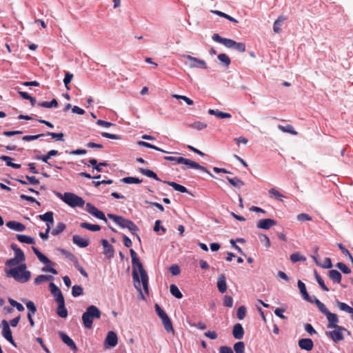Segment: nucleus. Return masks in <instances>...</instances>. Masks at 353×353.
<instances>
[{"instance_id": "obj_1", "label": "nucleus", "mask_w": 353, "mask_h": 353, "mask_svg": "<svg viewBox=\"0 0 353 353\" xmlns=\"http://www.w3.org/2000/svg\"><path fill=\"white\" fill-rule=\"evenodd\" d=\"M132 264V279L135 288L142 294L141 285L145 294L149 292L148 276L133 249L130 250Z\"/></svg>"}, {"instance_id": "obj_2", "label": "nucleus", "mask_w": 353, "mask_h": 353, "mask_svg": "<svg viewBox=\"0 0 353 353\" xmlns=\"http://www.w3.org/2000/svg\"><path fill=\"white\" fill-rule=\"evenodd\" d=\"M6 276L13 278L16 281L24 283L28 281L31 276V272L27 270L26 263H21L17 267L5 269Z\"/></svg>"}, {"instance_id": "obj_3", "label": "nucleus", "mask_w": 353, "mask_h": 353, "mask_svg": "<svg viewBox=\"0 0 353 353\" xmlns=\"http://www.w3.org/2000/svg\"><path fill=\"white\" fill-rule=\"evenodd\" d=\"M101 316V312L97 306L93 305L88 306L82 315V321L84 327L91 329L94 319H99Z\"/></svg>"}, {"instance_id": "obj_4", "label": "nucleus", "mask_w": 353, "mask_h": 353, "mask_svg": "<svg viewBox=\"0 0 353 353\" xmlns=\"http://www.w3.org/2000/svg\"><path fill=\"white\" fill-rule=\"evenodd\" d=\"M108 217L113 220L121 228H128L132 234H136L139 241H140V237L137 234L139 228L132 221L113 214H108Z\"/></svg>"}, {"instance_id": "obj_5", "label": "nucleus", "mask_w": 353, "mask_h": 353, "mask_svg": "<svg viewBox=\"0 0 353 353\" xmlns=\"http://www.w3.org/2000/svg\"><path fill=\"white\" fill-rule=\"evenodd\" d=\"M57 195L72 208H82L85 204V201L81 197L72 192H65L63 194L57 193Z\"/></svg>"}, {"instance_id": "obj_6", "label": "nucleus", "mask_w": 353, "mask_h": 353, "mask_svg": "<svg viewBox=\"0 0 353 353\" xmlns=\"http://www.w3.org/2000/svg\"><path fill=\"white\" fill-rule=\"evenodd\" d=\"M183 57L187 60L185 64H187L190 68H201V69H206L207 64L205 61L202 59H199L198 58L194 57L191 55L184 54Z\"/></svg>"}, {"instance_id": "obj_7", "label": "nucleus", "mask_w": 353, "mask_h": 353, "mask_svg": "<svg viewBox=\"0 0 353 353\" xmlns=\"http://www.w3.org/2000/svg\"><path fill=\"white\" fill-rule=\"evenodd\" d=\"M333 328L334 330L333 331L327 332L326 335L327 336L330 337L333 340V341L336 343L343 340L344 336L343 334V332H347L348 334H350V332L347 331L346 328H345L342 326H338V327H333Z\"/></svg>"}, {"instance_id": "obj_8", "label": "nucleus", "mask_w": 353, "mask_h": 353, "mask_svg": "<svg viewBox=\"0 0 353 353\" xmlns=\"http://www.w3.org/2000/svg\"><path fill=\"white\" fill-rule=\"evenodd\" d=\"M179 164H184L187 165L188 168H193L196 170H200L204 172L209 174L210 176H212V174L203 166L199 165L198 163L193 161L190 159H185L183 157H180L178 160Z\"/></svg>"}, {"instance_id": "obj_9", "label": "nucleus", "mask_w": 353, "mask_h": 353, "mask_svg": "<svg viewBox=\"0 0 353 353\" xmlns=\"http://www.w3.org/2000/svg\"><path fill=\"white\" fill-rule=\"evenodd\" d=\"M1 325L3 327L2 332H1L3 336L6 340H8L13 346L17 347V345L13 340L12 332H11V330L10 328V325H9V323H8V321L6 320L3 319L1 321Z\"/></svg>"}, {"instance_id": "obj_10", "label": "nucleus", "mask_w": 353, "mask_h": 353, "mask_svg": "<svg viewBox=\"0 0 353 353\" xmlns=\"http://www.w3.org/2000/svg\"><path fill=\"white\" fill-rule=\"evenodd\" d=\"M212 38L214 41L221 43L228 48H232L235 41L230 39L221 37L219 34L216 33H214Z\"/></svg>"}, {"instance_id": "obj_11", "label": "nucleus", "mask_w": 353, "mask_h": 353, "mask_svg": "<svg viewBox=\"0 0 353 353\" xmlns=\"http://www.w3.org/2000/svg\"><path fill=\"white\" fill-rule=\"evenodd\" d=\"M118 343V338L116 333L113 331L108 332L105 340V345L109 347H115Z\"/></svg>"}, {"instance_id": "obj_12", "label": "nucleus", "mask_w": 353, "mask_h": 353, "mask_svg": "<svg viewBox=\"0 0 353 353\" xmlns=\"http://www.w3.org/2000/svg\"><path fill=\"white\" fill-rule=\"evenodd\" d=\"M276 225V221L272 219H265L259 220L256 224L258 228L268 230L272 226Z\"/></svg>"}, {"instance_id": "obj_13", "label": "nucleus", "mask_w": 353, "mask_h": 353, "mask_svg": "<svg viewBox=\"0 0 353 353\" xmlns=\"http://www.w3.org/2000/svg\"><path fill=\"white\" fill-rule=\"evenodd\" d=\"M103 247V254L108 259H111L114 256V250L113 247L109 244L106 239H102L101 241Z\"/></svg>"}, {"instance_id": "obj_14", "label": "nucleus", "mask_w": 353, "mask_h": 353, "mask_svg": "<svg viewBox=\"0 0 353 353\" xmlns=\"http://www.w3.org/2000/svg\"><path fill=\"white\" fill-rule=\"evenodd\" d=\"M58 303V307L57 308V314L61 318H66L68 316V310L65 305V300L64 299L58 300L57 301Z\"/></svg>"}, {"instance_id": "obj_15", "label": "nucleus", "mask_w": 353, "mask_h": 353, "mask_svg": "<svg viewBox=\"0 0 353 353\" xmlns=\"http://www.w3.org/2000/svg\"><path fill=\"white\" fill-rule=\"evenodd\" d=\"M217 288L221 293H224L227 290L226 277L225 274H221L217 277Z\"/></svg>"}, {"instance_id": "obj_16", "label": "nucleus", "mask_w": 353, "mask_h": 353, "mask_svg": "<svg viewBox=\"0 0 353 353\" xmlns=\"http://www.w3.org/2000/svg\"><path fill=\"white\" fill-rule=\"evenodd\" d=\"M59 335L61 337L62 341L66 344L71 350L74 351L77 350V347L73 340L70 338L65 333L59 332Z\"/></svg>"}, {"instance_id": "obj_17", "label": "nucleus", "mask_w": 353, "mask_h": 353, "mask_svg": "<svg viewBox=\"0 0 353 353\" xmlns=\"http://www.w3.org/2000/svg\"><path fill=\"white\" fill-rule=\"evenodd\" d=\"M72 241L75 245L80 248H85L89 245L90 243L89 239H84L78 234L73 236Z\"/></svg>"}, {"instance_id": "obj_18", "label": "nucleus", "mask_w": 353, "mask_h": 353, "mask_svg": "<svg viewBox=\"0 0 353 353\" xmlns=\"http://www.w3.org/2000/svg\"><path fill=\"white\" fill-rule=\"evenodd\" d=\"M325 316L328 321V328H333L339 326L337 324L339 323V318L336 314L330 312L325 315Z\"/></svg>"}, {"instance_id": "obj_19", "label": "nucleus", "mask_w": 353, "mask_h": 353, "mask_svg": "<svg viewBox=\"0 0 353 353\" xmlns=\"http://www.w3.org/2000/svg\"><path fill=\"white\" fill-rule=\"evenodd\" d=\"M299 346L302 350L310 351L314 347V343L310 339H301L299 341Z\"/></svg>"}, {"instance_id": "obj_20", "label": "nucleus", "mask_w": 353, "mask_h": 353, "mask_svg": "<svg viewBox=\"0 0 353 353\" xmlns=\"http://www.w3.org/2000/svg\"><path fill=\"white\" fill-rule=\"evenodd\" d=\"M6 226L11 230L18 232H22L26 230V226L21 223L15 221H10L6 223Z\"/></svg>"}, {"instance_id": "obj_21", "label": "nucleus", "mask_w": 353, "mask_h": 353, "mask_svg": "<svg viewBox=\"0 0 353 353\" xmlns=\"http://www.w3.org/2000/svg\"><path fill=\"white\" fill-rule=\"evenodd\" d=\"M49 288H50V292L55 297L56 301L59 300V299H64L61 291L54 283H50Z\"/></svg>"}, {"instance_id": "obj_22", "label": "nucleus", "mask_w": 353, "mask_h": 353, "mask_svg": "<svg viewBox=\"0 0 353 353\" xmlns=\"http://www.w3.org/2000/svg\"><path fill=\"white\" fill-rule=\"evenodd\" d=\"M233 336L236 339H241L244 335V330L240 323H236L233 327Z\"/></svg>"}, {"instance_id": "obj_23", "label": "nucleus", "mask_w": 353, "mask_h": 353, "mask_svg": "<svg viewBox=\"0 0 353 353\" xmlns=\"http://www.w3.org/2000/svg\"><path fill=\"white\" fill-rule=\"evenodd\" d=\"M33 252L36 254L38 259L43 263L45 264H51L52 261L46 256L43 254H42L37 248L32 246V247Z\"/></svg>"}, {"instance_id": "obj_24", "label": "nucleus", "mask_w": 353, "mask_h": 353, "mask_svg": "<svg viewBox=\"0 0 353 353\" xmlns=\"http://www.w3.org/2000/svg\"><path fill=\"white\" fill-rule=\"evenodd\" d=\"M208 113L210 115H214L219 119H229L232 117V115L230 113L223 112L219 110L210 109L208 110Z\"/></svg>"}, {"instance_id": "obj_25", "label": "nucleus", "mask_w": 353, "mask_h": 353, "mask_svg": "<svg viewBox=\"0 0 353 353\" xmlns=\"http://www.w3.org/2000/svg\"><path fill=\"white\" fill-rule=\"evenodd\" d=\"M328 276L334 283H340L341 281L342 276L341 273L336 270H330Z\"/></svg>"}, {"instance_id": "obj_26", "label": "nucleus", "mask_w": 353, "mask_h": 353, "mask_svg": "<svg viewBox=\"0 0 353 353\" xmlns=\"http://www.w3.org/2000/svg\"><path fill=\"white\" fill-rule=\"evenodd\" d=\"M298 287L300 290V292L302 294V296L303 299L309 302L311 301L310 297L309 294H307L305 285L301 281L299 280L297 282Z\"/></svg>"}, {"instance_id": "obj_27", "label": "nucleus", "mask_w": 353, "mask_h": 353, "mask_svg": "<svg viewBox=\"0 0 353 353\" xmlns=\"http://www.w3.org/2000/svg\"><path fill=\"white\" fill-rule=\"evenodd\" d=\"M286 18L283 16H279L277 19L274 21L273 26V30L276 33H280L281 32V26L283 23V21Z\"/></svg>"}, {"instance_id": "obj_28", "label": "nucleus", "mask_w": 353, "mask_h": 353, "mask_svg": "<svg viewBox=\"0 0 353 353\" xmlns=\"http://www.w3.org/2000/svg\"><path fill=\"white\" fill-rule=\"evenodd\" d=\"M53 215H54L53 212L51 211H49V212H46L43 214H40L39 216V217L41 221L46 222V223H51V225H53V223H54Z\"/></svg>"}, {"instance_id": "obj_29", "label": "nucleus", "mask_w": 353, "mask_h": 353, "mask_svg": "<svg viewBox=\"0 0 353 353\" xmlns=\"http://www.w3.org/2000/svg\"><path fill=\"white\" fill-rule=\"evenodd\" d=\"M17 239L21 243H27V244H34L35 243L34 239L29 236H27V235L17 234Z\"/></svg>"}, {"instance_id": "obj_30", "label": "nucleus", "mask_w": 353, "mask_h": 353, "mask_svg": "<svg viewBox=\"0 0 353 353\" xmlns=\"http://www.w3.org/2000/svg\"><path fill=\"white\" fill-rule=\"evenodd\" d=\"M162 323L164 326L165 330L168 332H174V328L172 326V323L170 320V319L168 317V316H166L163 319H161Z\"/></svg>"}, {"instance_id": "obj_31", "label": "nucleus", "mask_w": 353, "mask_h": 353, "mask_svg": "<svg viewBox=\"0 0 353 353\" xmlns=\"http://www.w3.org/2000/svg\"><path fill=\"white\" fill-rule=\"evenodd\" d=\"M164 183H166L167 184H168L169 185H170L171 187H172L176 191H179L180 192H182V193H185V192H188V189L182 185H180V184H178L176 183V182H174V181H164Z\"/></svg>"}, {"instance_id": "obj_32", "label": "nucleus", "mask_w": 353, "mask_h": 353, "mask_svg": "<svg viewBox=\"0 0 353 353\" xmlns=\"http://www.w3.org/2000/svg\"><path fill=\"white\" fill-rule=\"evenodd\" d=\"M335 303H336V305L340 310L345 312L349 314L350 312H353L352 307H350V305H348L347 303L341 302L338 300H336Z\"/></svg>"}, {"instance_id": "obj_33", "label": "nucleus", "mask_w": 353, "mask_h": 353, "mask_svg": "<svg viewBox=\"0 0 353 353\" xmlns=\"http://www.w3.org/2000/svg\"><path fill=\"white\" fill-rule=\"evenodd\" d=\"M89 163L90 165H92V168L94 170H97L98 172H101L102 168H100V166H108V164L107 162H100L99 163H97V161L95 159H91L89 160Z\"/></svg>"}, {"instance_id": "obj_34", "label": "nucleus", "mask_w": 353, "mask_h": 353, "mask_svg": "<svg viewBox=\"0 0 353 353\" xmlns=\"http://www.w3.org/2000/svg\"><path fill=\"white\" fill-rule=\"evenodd\" d=\"M80 227L82 228L87 229L88 230L92 232L99 231L101 230V227L99 225H94L89 223L83 222L80 223Z\"/></svg>"}, {"instance_id": "obj_35", "label": "nucleus", "mask_w": 353, "mask_h": 353, "mask_svg": "<svg viewBox=\"0 0 353 353\" xmlns=\"http://www.w3.org/2000/svg\"><path fill=\"white\" fill-rule=\"evenodd\" d=\"M0 159L4 161L6 163V165L9 166V167H12L13 168H15V169H19L21 168V164H18V163H12L11 161H12V158L8 157V156H1L0 157Z\"/></svg>"}, {"instance_id": "obj_36", "label": "nucleus", "mask_w": 353, "mask_h": 353, "mask_svg": "<svg viewBox=\"0 0 353 353\" xmlns=\"http://www.w3.org/2000/svg\"><path fill=\"white\" fill-rule=\"evenodd\" d=\"M278 128L283 132H288L293 135H296L298 134L292 125H287L285 126L279 125Z\"/></svg>"}, {"instance_id": "obj_37", "label": "nucleus", "mask_w": 353, "mask_h": 353, "mask_svg": "<svg viewBox=\"0 0 353 353\" xmlns=\"http://www.w3.org/2000/svg\"><path fill=\"white\" fill-rule=\"evenodd\" d=\"M226 179L229 183L234 187L241 188L244 185V182L238 177L230 178L227 176Z\"/></svg>"}, {"instance_id": "obj_38", "label": "nucleus", "mask_w": 353, "mask_h": 353, "mask_svg": "<svg viewBox=\"0 0 353 353\" xmlns=\"http://www.w3.org/2000/svg\"><path fill=\"white\" fill-rule=\"evenodd\" d=\"M139 171L141 174L147 176L148 177L152 178L157 181H160L159 178L157 175V174L150 170L145 169V168H140Z\"/></svg>"}, {"instance_id": "obj_39", "label": "nucleus", "mask_w": 353, "mask_h": 353, "mask_svg": "<svg viewBox=\"0 0 353 353\" xmlns=\"http://www.w3.org/2000/svg\"><path fill=\"white\" fill-rule=\"evenodd\" d=\"M314 303H316L319 311L325 316L330 312V310L326 307L325 305L320 301L318 299H315Z\"/></svg>"}, {"instance_id": "obj_40", "label": "nucleus", "mask_w": 353, "mask_h": 353, "mask_svg": "<svg viewBox=\"0 0 353 353\" xmlns=\"http://www.w3.org/2000/svg\"><path fill=\"white\" fill-rule=\"evenodd\" d=\"M314 274L315 279H316V281L318 282V283L319 284V285L321 286V288L324 291L328 292L330 290L329 288L325 284L324 281L320 276V275L318 274V272L316 270H314Z\"/></svg>"}, {"instance_id": "obj_41", "label": "nucleus", "mask_w": 353, "mask_h": 353, "mask_svg": "<svg viewBox=\"0 0 353 353\" xmlns=\"http://www.w3.org/2000/svg\"><path fill=\"white\" fill-rule=\"evenodd\" d=\"M66 226L63 223H59L56 228L53 229L51 232V234L53 236H57L63 232L65 229Z\"/></svg>"}, {"instance_id": "obj_42", "label": "nucleus", "mask_w": 353, "mask_h": 353, "mask_svg": "<svg viewBox=\"0 0 353 353\" xmlns=\"http://www.w3.org/2000/svg\"><path fill=\"white\" fill-rule=\"evenodd\" d=\"M39 106L46 108H50L52 107L57 108L58 106V102L55 99H53L51 101H43L41 102L38 104Z\"/></svg>"}, {"instance_id": "obj_43", "label": "nucleus", "mask_w": 353, "mask_h": 353, "mask_svg": "<svg viewBox=\"0 0 353 353\" xmlns=\"http://www.w3.org/2000/svg\"><path fill=\"white\" fill-rule=\"evenodd\" d=\"M212 13L219 16V17H223L225 19H227L228 20L232 21V22H234V23H239V21L233 18L232 17L228 15V14H225L221 11H219V10H212L211 11Z\"/></svg>"}, {"instance_id": "obj_44", "label": "nucleus", "mask_w": 353, "mask_h": 353, "mask_svg": "<svg viewBox=\"0 0 353 353\" xmlns=\"http://www.w3.org/2000/svg\"><path fill=\"white\" fill-rule=\"evenodd\" d=\"M170 293L172 294V295H173L176 298L181 299L183 297L182 293L180 292L179 289L178 288V287L176 285L172 284L170 285Z\"/></svg>"}, {"instance_id": "obj_45", "label": "nucleus", "mask_w": 353, "mask_h": 353, "mask_svg": "<svg viewBox=\"0 0 353 353\" xmlns=\"http://www.w3.org/2000/svg\"><path fill=\"white\" fill-rule=\"evenodd\" d=\"M138 145H140V146H143V147H145V148H151V149H154L155 150H157V151H159V152H164V153H166L167 152L151 144V143H149L148 142H145V141H140L138 142Z\"/></svg>"}, {"instance_id": "obj_46", "label": "nucleus", "mask_w": 353, "mask_h": 353, "mask_svg": "<svg viewBox=\"0 0 353 353\" xmlns=\"http://www.w3.org/2000/svg\"><path fill=\"white\" fill-rule=\"evenodd\" d=\"M21 263H23L17 259L12 258V259H8L6 261L5 265H6V266L10 267L12 268L17 267Z\"/></svg>"}, {"instance_id": "obj_47", "label": "nucleus", "mask_w": 353, "mask_h": 353, "mask_svg": "<svg viewBox=\"0 0 353 353\" xmlns=\"http://www.w3.org/2000/svg\"><path fill=\"white\" fill-rule=\"evenodd\" d=\"M290 260L292 261V262L296 263L298 261H305L306 260V258L304 256L301 255L300 253L295 252L290 255Z\"/></svg>"}, {"instance_id": "obj_48", "label": "nucleus", "mask_w": 353, "mask_h": 353, "mask_svg": "<svg viewBox=\"0 0 353 353\" xmlns=\"http://www.w3.org/2000/svg\"><path fill=\"white\" fill-rule=\"evenodd\" d=\"M218 59L221 62H222L225 65V66L227 68L229 66V65L231 63L230 57L227 54H223V53L219 54L218 55Z\"/></svg>"}, {"instance_id": "obj_49", "label": "nucleus", "mask_w": 353, "mask_h": 353, "mask_svg": "<svg viewBox=\"0 0 353 353\" xmlns=\"http://www.w3.org/2000/svg\"><path fill=\"white\" fill-rule=\"evenodd\" d=\"M208 125L205 123L201 121H194L192 124L189 125V127L196 129L197 130H201L206 128Z\"/></svg>"}, {"instance_id": "obj_50", "label": "nucleus", "mask_w": 353, "mask_h": 353, "mask_svg": "<svg viewBox=\"0 0 353 353\" xmlns=\"http://www.w3.org/2000/svg\"><path fill=\"white\" fill-rule=\"evenodd\" d=\"M121 181L125 183H128V184H131V183H141L142 180L139 179V178L137 177H133V176H127V177H124L121 179Z\"/></svg>"}, {"instance_id": "obj_51", "label": "nucleus", "mask_w": 353, "mask_h": 353, "mask_svg": "<svg viewBox=\"0 0 353 353\" xmlns=\"http://www.w3.org/2000/svg\"><path fill=\"white\" fill-rule=\"evenodd\" d=\"M83 294V290L81 286L74 285L72 288V294L74 297H77Z\"/></svg>"}, {"instance_id": "obj_52", "label": "nucleus", "mask_w": 353, "mask_h": 353, "mask_svg": "<svg viewBox=\"0 0 353 353\" xmlns=\"http://www.w3.org/2000/svg\"><path fill=\"white\" fill-rule=\"evenodd\" d=\"M235 353H245V344L243 341L236 342L234 345Z\"/></svg>"}, {"instance_id": "obj_53", "label": "nucleus", "mask_w": 353, "mask_h": 353, "mask_svg": "<svg viewBox=\"0 0 353 353\" xmlns=\"http://www.w3.org/2000/svg\"><path fill=\"white\" fill-rule=\"evenodd\" d=\"M269 194L272 197H274V199H279V201H282L283 198L285 196L280 193L278 190H276L275 188H271L269 190Z\"/></svg>"}, {"instance_id": "obj_54", "label": "nucleus", "mask_w": 353, "mask_h": 353, "mask_svg": "<svg viewBox=\"0 0 353 353\" xmlns=\"http://www.w3.org/2000/svg\"><path fill=\"white\" fill-rule=\"evenodd\" d=\"M73 78V74L70 73L69 72H65V77L63 79V83L65 84V86L67 90H70V88L69 87V83L71 82L72 79Z\"/></svg>"}, {"instance_id": "obj_55", "label": "nucleus", "mask_w": 353, "mask_h": 353, "mask_svg": "<svg viewBox=\"0 0 353 353\" xmlns=\"http://www.w3.org/2000/svg\"><path fill=\"white\" fill-rule=\"evenodd\" d=\"M336 266L344 274L351 273V269L342 262L337 263Z\"/></svg>"}, {"instance_id": "obj_56", "label": "nucleus", "mask_w": 353, "mask_h": 353, "mask_svg": "<svg viewBox=\"0 0 353 353\" xmlns=\"http://www.w3.org/2000/svg\"><path fill=\"white\" fill-rule=\"evenodd\" d=\"M26 307L28 310V314L34 315L37 312V307L34 303L31 301L26 303Z\"/></svg>"}, {"instance_id": "obj_57", "label": "nucleus", "mask_w": 353, "mask_h": 353, "mask_svg": "<svg viewBox=\"0 0 353 353\" xmlns=\"http://www.w3.org/2000/svg\"><path fill=\"white\" fill-rule=\"evenodd\" d=\"M245 315H246V307L243 305L240 306L238 308L237 312H236L237 318L239 320H243L245 317Z\"/></svg>"}, {"instance_id": "obj_58", "label": "nucleus", "mask_w": 353, "mask_h": 353, "mask_svg": "<svg viewBox=\"0 0 353 353\" xmlns=\"http://www.w3.org/2000/svg\"><path fill=\"white\" fill-rule=\"evenodd\" d=\"M297 220L300 222L312 221V218L309 214L305 213H301L297 215Z\"/></svg>"}, {"instance_id": "obj_59", "label": "nucleus", "mask_w": 353, "mask_h": 353, "mask_svg": "<svg viewBox=\"0 0 353 353\" xmlns=\"http://www.w3.org/2000/svg\"><path fill=\"white\" fill-rule=\"evenodd\" d=\"M47 135L50 136L52 139H55L57 141H63L64 134L62 132L55 133L48 132Z\"/></svg>"}, {"instance_id": "obj_60", "label": "nucleus", "mask_w": 353, "mask_h": 353, "mask_svg": "<svg viewBox=\"0 0 353 353\" xmlns=\"http://www.w3.org/2000/svg\"><path fill=\"white\" fill-rule=\"evenodd\" d=\"M14 258L19 259L21 262H23L26 260L25 254H24L23 250L21 249H19L18 250H15Z\"/></svg>"}, {"instance_id": "obj_61", "label": "nucleus", "mask_w": 353, "mask_h": 353, "mask_svg": "<svg viewBox=\"0 0 353 353\" xmlns=\"http://www.w3.org/2000/svg\"><path fill=\"white\" fill-rule=\"evenodd\" d=\"M232 48L240 52H244L245 51V45L243 43H238L236 41H234V44Z\"/></svg>"}, {"instance_id": "obj_62", "label": "nucleus", "mask_w": 353, "mask_h": 353, "mask_svg": "<svg viewBox=\"0 0 353 353\" xmlns=\"http://www.w3.org/2000/svg\"><path fill=\"white\" fill-rule=\"evenodd\" d=\"M86 210L88 211V213L94 216L95 214L97 213V212L98 211V209L95 206H94L92 203H88L86 204Z\"/></svg>"}, {"instance_id": "obj_63", "label": "nucleus", "mask_w": 353, "mask_h": 353, "mask_svg": "<svg viewBox=\"0 0 353 353\" xmlns=\"http://www.w3.org/2000/svg\"><path fill=\"white\" fill-rule=\"evenodd\" d=\"M223 305L228 307H232L233 305V299L231 296L225 295L223 298Z\"/></svg>"}, {"instance_id": "obj_64", "label": "nucleus", "mask_w": 353, "mask_h": 353, "mask_svg": "<svg viewBox=\"0 0 353 353\" xmlns=\"http://www.w3.org/2000/svg\"><path fill=\"white\" fill-rule=\"evenodd\" d=\"M170 271L174 276L179 275L181 273L180 268L176 264H173L170 268Z\"/></svg>"}]
</instances>
